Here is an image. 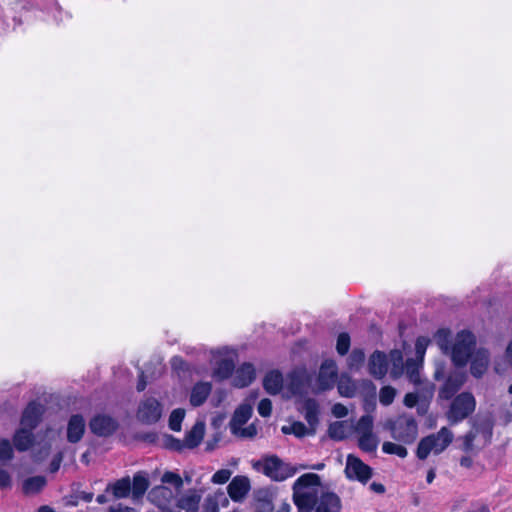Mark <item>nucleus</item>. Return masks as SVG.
I'll use <instances>...</instances> for the list:
<instances>
[{
  "label": "nucleus",
  "mask_w": 512,
  "mask_h": 512,
  "mask_svg": "<svg viewBox=\"0 0 512 512\" xmlns=\"http://www.w3.org/2000/svg\"><path fill=\"white\" fill-rule=\"evenodd\" d=\"M436 342L439 348L445 353L450 354L451 359L456 366L463 367L468 359L472 357L475 348V336L469 331H461L457 333L451 345L450 331L440 329L436 333Z\"/></svg>",
  "instance_id": "nucleus-1"
},
{
  "label": "nucleus",
  "mask_w": 512,
  "mask_h": 512,
  "mask_svg": "<svg viewBox=\"0 0 512 512\" xmlns=\"http://www.w3.org/2000/svg\"><path fill=\"white\" fill-rule=\"evenodd\" d=\"M321 478L315 473L300 476L293 484V501L299 512H312L319 498Z\"/></svg>",
  "instance_id": "nucleus-2"
},
{
  "label": "nucleus",
  "mask_w": 512,
  "mask_h": 512,
  "mask_svg": "<svg viewBox=\"0 0 512 512\" xmlns=\"http://www.w3.org/2000/svg\"><path fill=\"white\" fill-rule=\"evenodd\" d=\"M452 440L453 433L448 428L443 427L438 433L429 435L419 442L417 457L424 460L431 452L439 454L446 449Z\"/></svg>",
  "instance_id": "nucleus-3"
},
{
  "label": "nucleus",
  "mask_w": 512,
  "mask_h": 512,
  "mask_svg": "<svg viewBox=\"0 0 512 512\" xmlns=\"http://www.w3.org/2000/svg\"><path fill=\"white\" fill-rule=\"evenodd\" d=\"M476 408V400L472 393L462 392L451 402L446 417L451 424H456L470 416Z\"/></svg>",
  "instance_id": "nucleus-4"
},
{
  "label": "nucleus",
  "mask_w": 512,
  "mask_h": 512,
  "mask_svg": "<svg viewBox=\"0 0 512 512\" xmlns=\"http://www.w3.org/2000/svg\"><path fill=\"white\" fill-rule=\"evenodd\" d=\"M387 427L392 432V437L404 443H411L418 433L417 423L412 416L401 415L395 421H389Z\"/></svg>",
  "instance_id": "nucleus-5"
},
{
  "label": "nucleus",
  "mask_w": 512,
  "mask_h": 512,
  "mask_svg": "<svg viewBox=\"0 0 512 512\" xmlns=\"http://www.w3.org/2000/svg\"><path fill=\"white\" fill-rule=\"evenodd\" d=\"M260 465L262 472L274 481H284L298 471L297 467L283 462L275 455L265 458Z\"/></svg>",
  "instance_id": "nucleus-6"
},
{
  "label": "nucleus",
  "mask_w": 512,
  "mask_h": 512,
  "mask_svg": "<svg viewBox=\"0 0 512 512\" xmlns=\"http://www.w3.org/2000/svg\"><path fill=\"white\" fill-rule=\"evenodd\" d=\"M162 416V405L161 403L153 398L149 397L141 401L137 410V418L144 424H154Z\"/></svg>",
  "instance_id": "nucleus-7"
},
{
  "label": "nucleus",
  "mask_w": 512,
  "mask_h": 512,
  "mask_svg": "<svg viewBox=\"0 0 512 512\" xmlns=\"http://www.w3.org/2000/svg\"><path fill=\"white\" fill-rule=\"evenodd\" d=\"M345 472L348 478L366 483L372 477V469L359 458L349 455Z\"/></svg>",
  "instance_id": "nucleus-8"
},
{
  "label": "nucleus",
  "mask_w": 512,
  "mask_h": 512,
  "mask_svg": "<svg viewBox=\"0 0 512 512\" xmlns=\"http://www.w3.org/2000/svg\"><path fill=\"white\" fill-rule=\"evenodd\" d=\"M91 431L100 437L112 435L118 428V422L111 416L98 414L89 423Z\"/></svg>",
  "instance_id": "nucleus-9"
},
{
  "label": "nucleus",
  "mask_w": 512,
  "mask_h": 512,
  "mask_svg": "<svg viewBox=\"0 0 512 512\" xmlns=\"http://www.w3.org/2000/svg\"><path fill=\"white\" fill-rule=\"evenodd\" d=\"M337 378V367L334 361H325L319 371L318 386L320 390H327L333 387Z\"/></svg>",
  "instance_id": "nucleus-10"
},
{
  "label": "nucleus",
  "mask_w": 512,
  "mask_h": 512,
  "mask_svg": "<svg viewBox=\"0 0 512 512\" xmlns=\"http://www.w3.org/2000/svg\"><path fill=\"white\" fill-rule=\"evenodd\" d=\"M227 490L233 501L240 502L250 491V481L245 476H236L229 483Z\"/></svg>",
  "instance_id": "nucleus-11"
},
{
  "label": "nucleus",
  "mask_w": 512,
  "mask_h": 512,
  "mask_svg": "<svg viewBox=\"0 0 512 512\" xmlns=\"http://www.w3.org/2000/svg\"><path fill=\"white\" fill-rule=\"evenodd\" d=\"M464 382L465 375L463 373L455 372L450 374L439 391V397L446 400L451 399L463 386Z\"/></svg>",
  "instance_id": "nucleus-12"
},
{
  "label": "nucleus",
  "mask_w": 512,
  "mask_h": 512,
  "mask_svg": "<svg viewBox=\"0 0 512 512\" xmlns=\"http://www.w3.org/2000/svg\"><path fill=\"white\" fill-rule=\"evenodd\" d=\"M42 413V405L36 402L29 403L23 412L21 426L29 430H33L39 423Z\"/></svg>",
  "instance_id": "nucleus-13"
},
{
  "label": "nucleus",
  "mask_w": 512,
  "mask_h": 512,
  "mask_svg": "<svg viewBox=\"0 0 512 512\" xmlns=\"http://www.w3.org/2000/svg\"><path fill=\"white\" fill-rule=\"evenodd\" d=\"M86 423L82 415H72L67 425V440L70 443L79 442L85 432Z\"/></svg>",
  "instance_id": "nucleus-14"
},
{
  "label": "nucleus",
  "mask_w": 512,
  "mask_h": 512,
  "mask_svg": "<svg viewBox=\"0 0 512 512\" xmlns=\"http://www.w3.org/2000/svg\"><path fill=\"white\" fill-rule=\"evenodd\" d=\"M489 366V353L485 349H478L472 355V361L470 366L471 374L476 377H482Z\"/></svg>",
  "instance_id": "nucleus-15"
},
{
  "label": "nucleus",
  "mask_w": 512,
  "mask_h": 512,
  "mask_svg": "<svg viewBox=\"0 0 512 512\" xmlns=\"http://www.w3.org/2000/svg\"><path fill=\"white\" fill-rule=\"evenodd\" d=\"M255 379V368L250 363L242 364L236 371L233 377V385L237 388H243L251 384Z\"/></svg>",
  "instance_id": "nucleus-16"
},
{
  "label": "nucleus",
  "mask_w": 512,
  "mask_h": 512,
  "mask_svg": "<svg viewBox=\"0 0 512 512\" xmlns=\"http://www.w3.org/2000/svg\"><path fill=\"white\" fill-rule=\"evenodd\" d=\"M369 372L377 378H383L387 373V358L386 355L380 351H375L369 359Z\"/></svg>",
  "instance_id": "nucleus-17"
},
{
  "label": "nucleus",
  "mask_w": 512,
  "mask_h": 512,
  "mask_svg": "<svg viewBox=\"0 0 512 512\" xmlns=\"http://www.w3.org/2000/svg\"><path fill=\"white\" fill-rule=\"evenodd\" d=\"M202 495L197 490H188L177 500V507L186 512H197Z\"/></svg>",
  "instance_id": "nucleus-18"
},
{
  "label": "nucleus",
  "mask_w": 512,
  "mask_h": 512,
  "mask_svg": "<svg viewBox=\"0 0 512 512\" xmlns=\"http://www.w3.org/2000/svg\"><path fill=\"white\" fill-rule=\"evenodd\" d=\"M252 411L253 408L250 404H242L235 410L229 423V427L232 433H237L239 428L250 419Z\"/></svg>",
  "instance_id": "nucleus-19"
},
{
  "label": "nucleus",
  "mask_w": 512,
  "mask_h": 512,
  "mask_svg": "<svg viewBox=\"0 0 512 512\" xmlns=\"http://www.w3.org/2000/svg\"><path fill=\"white\" fill-rule=\"evenodd\" d=\"M212 391V384L209 382L196 383L190 394V404L194 407L201 406Z\"/></svg>",
  "instance_id": "nucleus-20"
},
{
  "label": "nucleus",
  "mask_w": 512,
  "mask_h": 512,
  "mask_svg": "<svg viewBox=\"0 0 512 512\" xmlns=\"http://www.w3.org/2000/svg\"><path fill=\"white\" fill-rule=\"evenodd\" d=\"M315 512H339L341 507L340 498L332 492L323 493Z\"/></svg>",
  "instance_id": "nucleus-21"
},
{
  "label": "nucleus",
  "mask_w": 512,
  "mask_h": 512,
  "mask_svg": "<svg viewBox=\"0 0 512 512\" xmlns=\"http://www.w3.org/2000/svg\"><path fill=\"white\" fill-rule=\"evenodd\" d=\"M150 497L159 508L164 510L169 507L174 494L171 489L165 486H157L151 491Z\"/></svg>",
  "instance_id": "nucleus-22"
},
{
  "label": "nucleus",
  "mask_w": 512,
  "mask_h": 512,
  "mask_svg": "<svg viewBox=\"0 0 512 512\" xmlns=\"http://www.w3.org/2000/svg\"><path fill=\"white\" fill-rule=\"evenodd\" d=\"M205 433V424L202 421H198L195 425L188 431L183 440V445H186V448L192 449L197 447Z\"/></svg>",
  "instance_id": "nucleus-23"
},
{
  "label": "nucleus",
  "mask_w": 512,
  "mask_h": 512,
  "mask_svg": "<svg viewBox=\"0 0 512 512\" xmlns=\"http://www.w3.org/2000/svg\"><path fill=\"white\" fill-rule=\"evenodd\" d=\"M149 487V480L145 472H137L131 482V494L133 499L142 498Z\"/></svg>",
  "instance_id": "nucleus-24"
},
{
  "label": "nucleus",
  "mask_w": 512,
  "mask_h": 512,
  "mask_svg": "<svg viewBox=\"0 0 512 512\" xmlns=\"http://www.w3.org/2000/svg\"><path fill=\"white\" fill-rule=\"evenodd\" d=\"M106 491H111L113 496L117 499L126 498L131 493V480L128 476L123 477L114 483L109 484Z\"/></svg>",
  "instance_id": "nucleus-25"
},
{
  "label": "nucleus",
  "mask_w": 512,
  "mask_h": 512,
  "mask_svg": "<svg viewBox=\"0 0 512 512\" xmlns=\"http://www.w3.org/2000/svg\"><path fill=\"white\" fill-rule=\"evenodd\" d=\"M283 384L282 375L277 371L269 372L263 381L265 390L272 395L280 392Z\"/></svg>",
  "instance_id": "nucleus-26"
},
{
  "label": "nucleus",
  "mask_w": 512,
  "mask_h": 512,
  "mask_svg": "<svg viewBox=\"0 0 512 512\" xmlns=\"http://www.w3.org/2000/svg\"><path fill=\"white\" fill-rule=\"evenodd\" d=\"M303 413L309 426L315 430V426L318 423V404L314 399H307L303 404Z\"/></svg>",
  "instance_id": "nucleus-27"
},
{
  "label": "nucleus",
  "mask_w": 512,
  "mask_h": 512,
  "mask_svg": "<svg viewBox=\"0 0 512 512\" xmlns=\"http://www.w3.org/2000/svg\"><path fill=\"white\" fill-rule=\"evenodd\" d=\"M422 368V362L413 358L407 359L405 363V373L409 381L415 385L422 383L420 370Z\"/></svg>",
  "instance_id": "nucleus-28"
},
{
  "label": "nucleus",
  "mask_w": 512,
  "mask_h": 512,
  "mask_svg": "<svg viewBox=\"0 0 512 512\" xmlns=\"http://www.w3.org/2000/svg\"><path fill=\"white\" fill-rule=\"evenodd\" d=\"M234 361L230 357H225L217 362V366L214 369L213 375L219 380H224L232 375L234 370Z\"/></svg>",
  "instance_id": "nucleus-29"
},
{
  "label": "nucleus",
  "mask_w": 512,
  "mask_h": 512,
  "mask_svg": "<svg viewBox=\"0 0 512 512\" xmlns=\"http://www.w3.org/2000/svg\"><path fill=\"white\" fill-rule=\"evenodd\" d=\"M33 441L32 430L21 427L14 435V445L17 450H27Z\"/></svg>",
  "instance_id": "nucleus-30"
},
{
  "label": "nucleus",
  "mask_w": 512,
  "mask_h": 512,
  "mask_svg": "<svg viewBox=\"0 0 512 512\" xmlns=\"http://www.w3.org/2000/svg\"><path fill=\"white\" fill-rule=\"evenodd\" d=\"M223 505L228 504V499L225 497L223 492H216L214 494L208 495L205 499L203 509L204 512H219V504Z\"/></svg>",
  "instance_id": "nucleus-31"
},
{
  "label": "nucleus",
  "mask_w": 512,
  "mask_h": 512,
  "mask_svg": "<svg viewBox=\"0 0 512 512\" xmlns=\"http://www.w3.org/2000/svg\"><path fill=\"white\" fill-rule=\"evenodd\" d=\"M351 430V425L346 421H336L329 426V436L334 440H343Z\"/></svg>",
  "instance_id": "nucleus-32"
},
{
  "label": "nucleus",
  "mask_w": 512,
  "mask_h": 512,
  "mask_svg": "<svg viewBox=\"0 0 512 512\" xmlns=\"http://www.w3.org/2000/svg\"><path fill=\"white\" fill-rule=\"evenodd\" d=\"M46 485V479L43 476H34L26 479L23 483L25 494L32 495L38 493Z\"/></svg>",
  "instance_id": "nucleus-33"
},
{
  "label": "nucleus",
  "mask_w": 512,
  "mask_h": 512,
  "mask_svg": "<svg viewBox=\"0 0 512 512\" xmlns=\"http://www.w3.org/2000/svg\"><path fill=\"white\" fill-rule=\"evenodd\" d=\"M378 438L373 433L360 434L358 444L365 452H373L378 446Z\"/></svg>",
  "instance_id": "nucleus-34"
},
{
  "label": "nucleus",
  "mask_w": 512,
  "mask_h": 512,
  "mask_svg": "<svg viewBox=\"0 0 512 512\" xmlns=\"http://www.w3.org/2000/svg\"><path fill=\"white\" fill-rule=\"evenodd\" d=\"M391 360L393 361V367L390 371V375L393 379L399 378L403 373V356L399 350H393L390 353Z\"/></svg>",
  "instance_id": "nucleus-35"
},
{
  "label": "nucleus",
  "mask_w": 512,
  "mask_h": 512,
  "mask_svg": "<svg viewBox=\"0 0 512 512\" xmlns=\"http://www.w3.org/2000/svg\"><path fill=\"white\" fill-rule=\"evenodd\" d=\"M338 391L344 397H353L356 392V387L349 377H341L338 383Z\"/></svg>",
  "instance_id": "nucleus-36"
},
{
  "label": "nucleus",
  "mask_w": 512,
  "mask_h": 512,
  "mask_svg": "<svg viewBox=\"0 0 512 512\" xmlns=\"http://www.w3.org/2000/svg\"><path fill=\"white\" fill-rule=\"evenodd\" d=\"M396 394L397 391L394 387L384 386L379 391V402L384 406H388L393 403Z\"/></svg>",
  "instance_id": "nucleus-37"
},
{
  "label": "nucleus",
  "mask_w": 512,
  "mask_h": 512,
  "mask_svg": "<svg viewBox=\"0 0 512 512\" xmlns=\"http://www.w3.org/2000/svg\"><path fill=\"white\" fill-rule=\"evenodd\" d=\"M185 417V410L178 408L171 412L169 417V427L173 431L181 430V423Z\"/></svg>",
  "instance_id": "nucleus-38"
},
{
  "label": "nucleus",
  "mask_w": 512,
  "mask_h": 512,
  "mask_svg": "<svg viewBox=\"0 0 512 512\" xmlns=\"http://www.w3.org/2000/svg\"><path fill=\"white\" fill-rule=\"evenodd\" d=\"M382 450L387 454H395L401 458H405L407 456V449L404 446L393 442H384Z\"/></svg>",
  "instance_id": "nucleus-39"
},
{
  "label": "nucleus",
  "mask_w": 512,
  "mask_h": 512,
  "mask_svg": "<svg viewBox=\"0 0 512 512\" xmlns=\"http://www.w3.org/2000/svg\"><path fill=\"white\" fill-rule=\"evenodd\" d=\"M373 419L369 415L362 416L356 425V432L360 434L372 433Z\"/></svg>",
  "instance_id": "nucleus-40"
},
{
  "label": "nucleus",
  "mask_w": 512,
  "mask_h": 512,
  "mask_svg": "<svg viewBox=\"0 0 512 512\" xmlns=\"http://www.w3.org/2000/svg\"><path fill=\"white\" fill-rule=\"evenodd\" d=\"M162 483L171 484L177 490L181 489L183 486V480L181 476L177 473L167 471L162 475L161 478Z\"/></svg>",
  "instance_id": "nucleus-41"
},
{
  "label": "nucleus",
  "mask_w": 512,
  "mask_h": 512,
  "mask_svg": "<svg viewBox=\"0 0 512 512\" xmlns=\"http://www.w3.org/2000/svg\"><path fill=\"white\" fill-rule=\"evenodd\" d=\"M429 343H430V340L426 337H419L416 340V343H415L416 358H414L415 360L423 362L424 355H425V352H426V349H427Z\"/></svg>",
  "instance_id": "nucleus-42"
},
{
  "label": "nucleus",
  "mask_w": 512,
  "mask_h": 512,
  "mask_svg": "<svg viewBox=\"0 0 512 512\" xmlns=\"http://www.w3.org/2000/svg\"><path fill=\"white\" fill-rule=\"evenodd\" d=\"M350 348V337L347 333H341L338 336L336 349L340 355H345Z\"/></svg>",
  "instance_id": "nucleus-43"
},
{
  "label": "nucleus",
  "mask_w": 512,
  "mask_h": 512,
  "mask_svg": "<svg viewBox=\"0 0 512 512\" xmlns=\"http://www.w3.org/2000/svg\"><path fill=\"white\" fill-rule=\"evenodd\" d=\"M13 457V448L9 440H0V461H8Z\"/></svg>",
  "instance_id": "nucleus-44"
},
{
  "label": "nucleus",
  "mask_w": 512,
  "mask_h": 512,
  "mask_svg": "<svg viewBox=\"0 0 512 512\" xmlns=\"http://www.w3.org/2000/svg\"><path fill=\"white\" fill-rule=\"evenodd\" d=\"M365 359V354L362 350H353L348 358V365L350 368H358Z\"/></svg>",
  "instance_id": "nucleus-45"
},
{
  "label": "nucleus",
  "mask_w": 512,
  "mask_h": 512,
  "mask_svg": "<svg viewBox=\"0 0 512 512\" xmlns=\"http://www.w3.org/2000/svg\"><path fill=\"white\" fill-rule=\"evenodd\" d=\"M290 430H292V434H294L297 437H303L305 435L313 434L315 432V430L312 429L310 426L308 428L301 422H294L293 424H291Z\"/></svg>",
  "instance_id": "nucleus-46"
},
{
  "label": "nucleus",
  "mask_w": 512,
  "mask_h": 512,
  "mask_svg": "<svg viewBox=\"0 0 512 512\" xmlns=\"http://www.w3.org/2000/svg\"><path fill=\"white\" fill-rule=\"evenodd\" d=\"M478 431H470L463 438V450L465 452H472L474 450V440Z\"/></svg>",
  "instance_id": "nucleus-47"
},
{
  "label": "nucleus",
  "mask_w": 512,
  "mask_h": 512,
  "mask_svg": "<svg viewBox=\"0 0 512 512\" xmlns=\"http://www.w3.org/2000/svg\"><path fill=\"white\" fill-rule=\"evenodd\" d=\"M231 477V472L227 469H221L218 470L213 476H212V482L215 484H224L226 483Z\"/></svg>",
  "instance_id": "nucleus-48"
},
{
  "label": "nucleus",
  "mask_w": 512,
  "mask_h": 512,
  "mask_svg": "<svg viewBox=\"0 0 512 512\" xmlns=\"http://www.w3.org/2000/svg\"><path fill=\"white\" fill-rule=\"evenodd\" d=\"M257 410L262 417L270 416L272 411L271 401L267 398L262 399L258 404Z\"/></svg>",
  "instance_id": "nucleus-49"
},
{
  "label": "nucleus",
  "mask_w": 512,
  "mask_h": 512,
  "mask_svg": "<svg viewBox=\"0 0 512 512\" xmlns=\"http://www.w3.org/2000/svg\"><path fill=\"white\" fill-rule=\"evenodd\" d=\"M165 446L177 451H181L182 449L186 448V445H183V441H180L173 436L165 437Z\"/></svg>",
  "instance_id": "nucleus-50"
},
{
  "label": "nucleus",
  "mask_w": 512,
  "mask_h": 512,
  "mask_svg": "<svg viewBox=\"0 0 512 512\" xmlns=\"http://www.w3.org/2000/svg\"><path fill=\"white\" fill-rule=\"evenodd\" d=\"M236 436L243 437V438H252L257 434V429L255 425L251 424L246 428H242V426L239 428V431L237 433H233Z\"/></svg>",
  "instance_id": "nucleus-51"
},
{
  "label": "nucleus",
  "mask_w": 512,
  "mask_h": 512,
  "mask_svg": "<svg viewBox=\"0 0 512 512\" xmlns=\"http://www.w3.org/2000/svg\"><path fill=\"white\" fill-rule=\"evenodd\" d=\"M11 486V477L9 473L0 468V488H8Z\"/></svg>",
  "instance_id": "nucleus-52"
},
{
  "label": "nucleus",
  "mask_w": 512,
  "mask_h": 512,
  "mask_svg": "<svg viewBox=\"0 0 512 512\" xmlns=\"http://www.w3.org/2000/svg\"><path fill=\"white\" fill-rule=\"evenodd\" d=\"M332 413L335 417L342 418L348 414V409L344 405L337 403L333 406Z\"/></svg>",
  "instance_id": "nucleus-53"
},
{
  "label": "nucleus",
  "mask_w": 512,
  "mask_h": 512,
  "mask_svg": "<svg viewBox=\"0 0 512 512\" xmlns=\"http://www.w3.org/2000/svg\"><path fill=\"white\" fill-rule=\"evenodd\" d=\"M403 402L406 407L412 408L418 402V395L416 393H407L404 397Z\"/></svg>",
  "instance_id": "nucleus-54"
},
{
  "label": "nucleus",
  "mask_w": 512,
  "mask_h": 512,
  "mask_svg": "<svg viewBox=\"0 0 512 512\" xmlns=\"http://www.w3.org/2000/svg\"><path fill=\"white\" fill-rule=\"evenodd\" d=\"M61 461H62V455L61 454H58L57 456H55L53 458V460L50 463V471L52 473L58 471V469L60 467V464H61Z\"/></svg>",
  "instance_id": "nucleus-55"
},
{
  "label": "nucleus",
  "mask_w": 512,
  "mask_h": 512,
  "mask_svg": "<svg viewBox=\"0 0 512 512\" xmlns=\"http://www.w3.org/2000/svg\"><path fill=\"white\" fill-rule=\"evenodd\" d=\"M109 512H135L133 508L118 504L109 508Z\"/></svg>",
  "instance_id": "nucleus-56"
},
{
  "label": "nucleus",
  "mask_w": 512,
  "mask_h": 512,
  "mask_svg": "<svg viewBox=\"0 0 512 512\" xmlns=\"http://www.w3.org/2000/svg\"><path fill=\"white\" fill-rule=\"evenodd\" d=\"M171 365L174 369H184L185 362L181 357L175 356L171 360Z\"/></svg>",
  "instance_id": "nucleus-57"
},
{
  "label": "nucleus",
  "mask_w": 512,
  "mask_h": 512,
  "mask_svg": "<svg viewBox=\"0 0 512 512\" xmlns=\"http://www.w3.org/2000/svg\"><path fill=\"white\" fill-rule=\"evenodd\" d=\"M467 512H490L489 507L485 504H477L471 509H469Z\"/></svg>",
  "instance_id": "nucleus-58"
},
{
  "label": "nucleus",
  "mask_w": 512,
  "mask_h": 512,
  "mask_svg": "<svg viewBox=\"0 0 512 512\" xmlns=\"http://www.w3.org/2000/svg\"><path fill=\"white\" fill-rule=\"evenodd\" d=\"M370 489H371L372 491H374L375 493H379V494H381V493H384V492H385V487H384V485H382L381 483H377V482H373V483H371V485H370Z\"/></svg>",
  "instance_id": "nucleus-59"
},
{
  "label": "nucleus",
  "mask_w": 512,
  "mask_h": 512,
  "mask_svg": "<svg viewBox=\"0 0 512 512\" xmlns=\"http://www.w3.org/2000/svg\"><path fill=\"white\" fill-rule=\"evenodd\" d=\"M460 465L465 468H469L472 465V459L469 456H463L460 459Z\"/></svg>",
  "instance_id": "nucleus-60"
},
{
  "label": "nucleus",
  "mask_w": 512,
  "mask_h": 512,
  "mask_svg": "<svg viewBox=\"0 0 512 512\" xmlns=\"http://www.w3.org/2000/svg\"><path fill=\"white\" fill-rule=\"evenodd\" d=\"M145 388H146V381L144 380V375L142 373L140 375L139 381L137 383V390L140 392V391H143Z\"/></svg>",
  "instance_id": "nucleus-61"
},
{
  "label": "nucleus",
  "mask_w": 512,
  "mask_h": 512,
  "mask_svg": "<svg viewBox=\"0 0 512 512\" xmlns=\"http://www.w3.org/2000/svg\"><path fill=\"white\" fill-rule=\"evenodd\" d=\"M506 358L508 359L509 363L512 365V340L509 342V344L506 348Z\"/></svg>",
  "instance_id": "nucleus-62"
},
{
  "label": "nucleus",
  "mask_w": 512,
  "mask_h": 512,
  "mask_svg": "<svg viewBox=\"0 0 512 512\" xmlns=\"http://www.w3.org/2000/svg\"><path fill=\"white\" fill-rule=\"evenodd\" d=\"M435 476H436V474H435V470H434V469H430V470L428 471V473H427V478H426V479H427V482H428V483H432V482H433V480L435 479Z\"/></svg>",
  "instance_id": "nucleus-63"
},
{
  "label": "nucleus",
  "mask_w": 512,
  "mask_h": 512,
  "mask_svg": "<svg viewBox=\"0 0 512 512\" xmlns=\"http://www.w3.org/2000/svg\"><path fill=\"white\" fill-rule=\"evenodd\" d=\"M80 497H81L82 500H84L86 502H90L93 499V494L92 493L83 492Z\"/></svg>",
  "instance_id": "nucleus-64"
}]
</instances>
